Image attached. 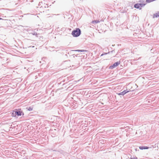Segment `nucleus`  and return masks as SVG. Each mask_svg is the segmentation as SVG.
Wrapping results in <instances>:
<instances>
[{
	"mask_svg": "<svg viewBox=\"0 0 159 159\" xmlns=\"http://www.w3.org/2000/svg\"><path fill=\"white\" fill-rule=\"evenodd\" d=\"M80 30L78 28H76L75 30H73L72 33V34L74 37H77L79 36L80 34Z\"/></svg>",
	"mask_w": 159,
	"mask_h": 159,
	"instance_id": "1",
	"label": "nucleus"
},
{
	"mask_svg": "<svg viewBox=\"0 0 159 159\" xmlns=\"http://www.w3.org/2000/svg\"><path fill=\"white\" fill-rule=\"evenodd\" d=\"M146 4L145 3H137L134 5V7L137 9H141L142 7H144Z\"/></svg>",
	"mask_w": 159,
	"mask_h": 159,
	"instance_id": "2",
	"label": "nucleus"
},
{
	"mask_svg": "<svg viewBox=\"0 0 159 159\" xmlns=\"http://www.w3.org/2000/svg\"><path fill=\"white\" fill-rule=\"evenodd\" d=\"M120 63V61H117L115 62L112 65H111L110 66V68L111 69H113L114 68L117 66Z\"/></svg>",
	"mask_w": 159,
	"mask_h": 159,
	"instance_id": "3",
	"label": "nucleus"
},
{
	"mask_svg": "<svg viewBox=\"0 0 159 159\" xmlns=\"http://www.w3.org/2000/svg\"><path fill=\"white\" fill-rule=\"evenodd\" d=\"M130 91V89H129V90H125L124 91H123L122 92H120L118 93V95H124L126 93L129 92Z\"/></svg>",
	"mask_w": 159,
	"mask_h": 159,
	"instance_id": "4",
	"label": "nucleus"
},
{
	"mask_svg": "<svg viewBox=\"0 0 159 159\" xmlns=\"http://www.w3.org/2000/svg\"><path fill=\"white\" fill-rule=\"evenodd\" d=\"M72 51H75V52H86L87 51V50H73Z\"/></svg>",
	"mask_w": 159,
	"mask_h": 159,
	"instance_id": "5",
	"label": "nucleus"
},
{
	"mask_svg": "<svg viewBox=\"0 0 159 159\" xmlns=\"http://www.w3.org/2000/svg\"><path fill=\"white\" fill-rule=\"evenodd\" d=\"M15 114L18 116H20L21 115V112L20 111H16V112H15Z\"/></svg>",
	"mask_w": 159,
	"mask_h": 159,
	"instance_id": "6",
	"label": "nucleus"
},
{
	"mask_svg": "<svg viewBox=\"0 0 159 159\" xmlns=\"http://www.w3.org/2000/svg\"><path fill=\"white\" fill-rule=\"evenodd\" d=\"M139 148L140 149L143 150V149H148L149 148L146 146H140Z\"/></svg>",
	"mask_w": 159,
	"mask_h": 159,
	"instance_id": "7",
	"label": "nucleus"
},
{
	"mask_svg": "<svg viewBox=\"0 0 159 159\" xmlns=\"http://www.w3.org/2000/svg\"><path fill=\"white\" fill-rule=\"evenodd\" d=\"M100 22V21L98 20H94L92 21V23L93 24H95L98 23H99Z\"/></svg>",
	"mask_w": 159,
	"mask_h": 159,
	"instance_id": "8",
	"label": "nucleus"
},
{
	"mask_svg": "<svg viewBox=\"0 0 159 159\" xmlns=\"http://www.w3.org/2000/svg\"><path fill=\"white\" fill-rule=\"evenodd\" d=\"M159 17V12L156 13L154 15V17Z\"/></svg>",
	"mask_w": 159,
	"mask_h": 159,
	"instance_id": "9",
	"label": "nucleus"
},
{
	"mask_svg": "<svg viewBox=\"0 0 159 159\" xmlns=\"http://www.w3.org/2000/svg\"><path fill=\"white\" fill-rule=\"evenodd\" d=\"M26 109L28 111H31L33 110V108L32 107H27Z\"/></svg>",
	"mask_w": 159,
	"mask_h": 159,
	"instance_id": "10",
	"label": "nucleus"
},
{
	"mask_svg": "<svg viewBox=\"0 0 159 159\" xmlns=\"http://www.w3.org/2000/svg\"><path fill=\"white\" fill-rule=\"evenodd\" d=\"M16 112V111H13L12 114H11V116H15L16 114H15V112Z\"/></svg>",
	"mask_w": 159,
	"mask_h": 159,
	"instance_id": "11",
	"label": "nucleus"
},
{
	"mask_svg": "<svg viewBox=\"0 0 159 159\" xmlns=\"http://www.w3.org/2000/svg\"><path fill=\"white\" fill-rule=\"evenodd\" d=\"M154 1V0H146V2L147 3H150Z\"/></svg>",
	"mask_w": 159,
	"mask_h": 159,
	"instance_id": "12",
	"label": "nucleus"
},
{
	"mask_svg": "<svg viewBox=\"0 0 159 159\" xmlns=\"http://www.w3.org/2000/svg\"><path fill=\"white\" fill-rule=\"evenodd\" d=\"M131 159H137V157H131Z\"/></svg>",
	"mask_w": 159,
	"mask_h": 159,
	"instance_id": "13",
	"label": "nucleus"
},
{
	"mask_svg": "<svg viewBox=\"0 0 159 159\" xmlns=\"http://www.w3.org/2000/svg\"><path fill=\"white\" fill-rule=\"evenodd\" d=\"M109 52H108V53ZM107 54V53H104V54H102L101 55V56H103V55H105V54Z\"/></svg>",
	"mask_w": 159,
	"mask_h": 159,
	"instance_id": "14",
	"label": "nucleus"
},
{
	"mask_svg": "<svg viewBox=\"0 0 159 159\" xmlns=\"http://www.w3.org/2000/svg\"><path fill=\"white\" fill-rule=\"evenodd\" d=\"M78 55V54H77V55H76V56L77 57L78 56H77Z\"/></svg>",
	"mask_w": 159,
	"mask_h": 159,
	"instance_id": "15",
	"label": "nucleus"
},
{
	"mask_svg": "<svg viewBox=\"0 0 159 159\" xmlns=\"http://www.w3.org/2000/svg\"><path fill=\"white\" fill-rule=\"evenodd\" d=\"M2 18H0V20H2Z\"/></svg>",
	"mask_w": 159,
	"mask_h": 159,
	"instance_id": "16",
	"label": "nucleus"
}]
</instances>
